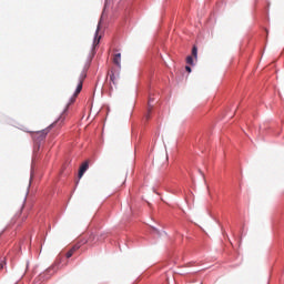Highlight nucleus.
Returning <instances> with one entry per match:
<instances>
[{
  "mask_svg": "<svg viewBox=\"0 0 284 284\" xmlns=\"http://www.w3.org/2000/svg\"><path fill=\"white\" fill-rule=\"evenodd\" d=\"M97 241H99V239H97V235L94 233H90L80 237L78 243H80L81 247H83V245L94 247V245H97Z\"/></svg>",
  "mask_w": 284,
  "mask_h": 284,
  "instance_id": "nucleus-1",
  "label": "nucleus"
},
{
  "mask_svg": "<svg viewBox=\"0 0 284 284\" xmlns=\"http://www.w3.org/2000/svg\"><path fill=\"white\" fill-rule=\"evenodd\" d=\"M78 250H81V244L79 242L75 245H73L70 251L67 252L65 257L72 258L74 252H78Z\"/></svg>",
  "mask_w": 284,
  "mask_h": 284,
  "instance_id": "nucleus-4",
  "label": "nucleus"
},
{
  "mask_svg": "<svg viewBox=\"0 0 284 284\" xmlns=\"http://www.w3.org/2000/svg\"><path fill=\"white\" fill-rule=\"evenodd\" d=\"M85 77H88V74L85 73V71H83L79 78V83L75 90V97L81 93V90H83V81H85Z\"/></svg>",
  "mask_w": 284,
  "mask_h": 284,
  "instance_id": "nucleus-3",
  "label": "nucleus"
},
{
  "mask_svg": "<svg viewBox=\"0 0 284 284\" xmlns=\"http://www.w3.org/2000/svg\"><path fill=\"white\" fill-rule=\"evenodd\" d=\"M100 41H101V38H99V39H94V41H93V45H99Z\"/></svg>",
  "mask_w": 284,
  "mask_h": 284,
  "instance_id": "nucleus-13",
  "label": "nucleus"
},
{
  "mask_svg": "<svg viewBox=\"0 0 284 284\" xmlns=\"http://www.w3.org/2000/svg\"><path fill=\"white\" fill-rule=\"evenodd\" d=\"M186 63H189V65H192V63H194V59L192 58V55H189L186 58Z\"/></svg>",
  "mask_w": 284,
  "mask_h": 284,
  "instance_id": "nucleus-11",
  "label": "nucleus"
},
{
  "mask_svg": "<svg viewBox=\"0 0 284 284\" xmlns=\"http://www.w3.org/2000/svg\"><path fill=\"white\" fill-rule=\"evenodd\" d=\"M186 72H192V68L185 67Z\"/></svg>",
  "mask_w": 284,
  "mask_h": 284,
  "instance_id": "nucleus-15",
  "label": "nucleus"
},
{
  "mask_svg": "<svg viewBox=\"0 0 284 284\" xmlns=\"http://www.w3.org/2000/svg\"><path fill=\"white\" fill-rule=\"evenodd\" d=\"M109 77H110V81H111V83H113V85H119V81L121 79V69L112 68L109 71Z\"/></svg>",
  "mask_w": 284,
  "mask_h": 284,
  "instance_id": "nucleus-2",
  "label": "nucleus"
},
{
  "mask_svg": "<svg viewBox=\"0 0 284 284\" xmlns=\"http://www.w3.org/2000/svg\"><path fill=\"white\" fill-rule=\"evenodd\" d=\"M113 63L114 65H116V68L119 70H121V53H116L114 57H113Z\"/></svg>",
  "mask_w": 284,
  "mask_h": 284,
  "instance_id": "nucleus-6",
  "label": "nucleus"
},
{
  "mask_svg": "<svg viewBox=\"0 0 284 284\" xmlns=\"http://www.w3.org/2000/svg\"><path fill=\"white\" fill-rule=\"evenodd\" d=\"M152 103H154V99L150 98V99H149L148 114L145 115L146 121H149L150 114H151V112H152Z\"/></svg>",
  "mask_w": 284,
  "mask_h": 284,
  "instance_id": "nucleus-8",
  "label": "nucleus"
},
{
  "mask_svg": "<svg viewBox=\"0 0 284 284\" xmlns=\"http://www.w3.org/2000/svg\"><path fill=\"white\" fill-rule=\"evenodd\" d=\"M89 164L88 162H84L79 170V179H81L83 176V174H85V172L88 171Z\"/></svg>",
  "mask_w": 284,
  "mask_h": 284,
  "instance_id": "nucleus-7",
  "label": "nucleus"
},
{
  "mask_svg": "<svg viewBox=\"0 0 284 284\" xmlns=\"http://www.w3.org/2000/svg\"><path fill=\"white\" fill-rule=\"evenodd\" d=\"M192 54H193V57H195V59H196V57H197V54H199V49H197L196 47H193V49H192Z\"/></svg>",
  "mask_w": 284,
  "mask_h": 284,
  "instance_id": "nucleus-10",
  "label": "nucleus"
},
{
  "mask_svg": "<svg viewBox=\"0 0 284 284\" xmlns=\"http://www.w3.org/2000/svg\"><path fill=\"white\" fill-rule=\"evenodd\" d=\"M48 132H50V130H43L37 133V136H40L41 140L45 139V136H48Z\"/></svg>",
  "mask_w": 284,
  "mask_h": 284,
  "instance_id": "nucleus-9",
  "label": "nucleus"
},
{
  "mask_svg": "<svg viewBox=\"0 0 284 284\" xmlns=\"http://www.w3.org/2000/svg\"><path fill=\"white\" fill-rule=\"evenodd\" d=\"M43 278H45V273L39 275L40 281H43Z\"/></svg>",
  "mask_w": 284,
  "mask_h": 284,
  "instance_id": "nucleus-14",
  "label": "nucleus"
},
{
  "mask_svg": "<svg viewBox=\"0 0 284 284\" xmlns=\"http://www.w3.org/2000/svg\"><path fill=\"white\" fill-rule=\"evenodd\" d=\"M65 112H68V106L65 108V110L62 112V114L59 116V119L51 125H57V123L59 125H63V121H65Z\"/></svg>",
  "mask_w": 284,
  "mask_h": 284,
  "instance_id": "nucleus-5",
  "label": "nucleus"
},
{
  "mask_svg": "<svg viewBox=\"0 0 284 284\" xmlns=\"http://www.w3.org/2000/svg\"><path fill=\"white\" fill-rule=\"evenodd\" d=\"M3 267H6V260L0 262V270H3Z\"/></svg>",
  "mask_w": 284,
  "mask_h": 284,
  "instance_id": "nucleus-12",
  "label": "nucleus"
}]
</instances>
